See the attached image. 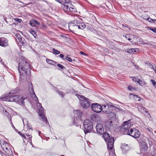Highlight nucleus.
<instances>
[{"label": "nucleus", "mask_w": 156, "mask_h": 156, "mask_svg": "<svg viewBox=\"0 0 156 156\" xmlns=\"http://www.w3.org/2000/svg\"><path fill=\"white\" fill-rule=\"evenodd\" d=\"M18 70L22 81L24 82L30 78L31 75L30 65L22 58L19 59Z\"/></svg>", "instance_id": "1"}, {"label": "nucleus", "mask_w": 156, "mask_h": 156, "mask_svg": "<svg viewBox=\"0 0 156 156\" xmlns=\"http://www.w3.org/2000/svg\"><path fill=\"white\" fill-rule=\"evenodd\" d=\"M73 113L75 119L73 120V125L78 126L81 121V120L82 113L81 111L79 110H73Z\"/></svg>", "instance_id": "2"}, {"label": "nucleus", "mask_w": 156, "mask_h": 156, "mask_svg": "<svg viewBox=\"0 0 156 156\" xmlns=\"http://www.w3.org/2000/svg\"><path fill=\"white\" fill-rule=\"evenodd\" d=\"M62 7L64 11L68 13L69 12H75L76 11L75 7L69 2L65 3L62 5Z\"/></svg>", "instance_id": "3"}, {"label": "nucleus", "mask_w": 156, "mask_h": 156, "mask_svg": "<svg viewBox=\"0 0 156 156\" xmlns=\"http://www.w3.org/2000/svg\"><path fill=\"white\" fill-rule=\"evenodd\" d=\"M69 26L70 30H71L70 28L76 29L77 27L79 29H83L86 27V25L84 23H80L79 21L75 20L69 23Z\"/></svg>", "instance_id": "4"}, {"label": "nucleus", "mask_w": 156, "mask_h": 156, "mask_svg": "<svg viewBox=\"0 0 156 156\" xmlns=\"http://www.w3.org/2000/svg\"><path fill=\"white\" fill-rule=\"evenodd\" d=\"M77 96L80 101V105L83 108H87L90 106V103L88 98L82 95H78Z\"/></svg>", "instance_id": "5"}, {"label": "nucleus", "mask_w": 156, "mask_h": 156, "mask_svg": "<svg viewBox=\"0 0 156 156\" xmlns=\"http://www.w3.org/2000/svg\"><path fill=\"white\" fill-rule=\"evenodd\" d=\"M84 127V131L85 134L90 133L93 128V125L92 122L88 119L85 120L83 123Z\"/></svg>", "instance_id": "6"}, {"label": "nucleus", "mask_w": 156, "mask_h": 156, "mask_svg": "<svg viewBox=\"0 0 156 156\" xmlns=\"http://www.w3.org/2000/svg\"><path fill=\"white\" fill-rule=\"evenodd\" d=\"M112 107L116 108L114 105L112 103H109L106 104V105H104L102 107V110L104 113L108 114L112 110Z\"/></svg>", "instance_id": "7"}, {"label": "nucleus", "mask_w": 156, "mask_h": 156, "mask_svg": "<svg viewBox=\"0 0 156 156\" xmlns=\"http://www.w3.org/2000/svg\"><path fill=\"white\" fill-rule=\"evenodd\" d=\"M14 102L19 104L21 103L22 105H24V101L27 99L26 96L15 95L14 96Z\"/></svg>", "instance_id": "8"}, {"label": "nucleus", "mask_w": 156, "mask_h": 156, "mask_svg": "<svg viewBox=\"0 0 156 156\" xmlns=\"http://www.w3.org/2000/svg\"><path fill=\"white\" fill-rule=\"evenodd\" d=\"M29 91L30 92L31 97L34 98L35 100L37 101H38V99L36 96L35 93L34 92L33 86L31 82L29 83Z\"/></svg>", "instance_id": "9"}, {"label": "nucleus", "mask_w": 156, "mask_h": 156, "mask_svg": "<svg viewBox=\"0 0 156 156\" xmlns=\"http://www.w3.org/2000/svg\"><path fill=\"white\" fill-rule=\"evenodd\" d=\"M92 109L94 112L99 113L102 110V107L97 103L92 104L91 105Z\"/></svg>", "instance_id": "10"}, {"label": "nucleus", "mask_w": 156, "mask_h": 156, "mask_svg": "<svg viewBox=\"0 0 156 156\" xmlns=\"http://www.w3.org/2000/svg\"><path fill=\"white\" fill-rule=\"evenodd\" d=\"M107 149L108 151L112 150L113 149L114 139L113 137H111L108 140Z\"/></svg>", "instance_id": "11"}, {"label": "nucleus", "mask_w": 156, "mask_h": 156, "mask_svg": "<svg viewBox=\"0 0 156 156\" xmlns=\"http://www.w3.org/2000/svg\"><path fill=\"white\" fill-rule=\"evenodd\" d=\"M96 131L99 134L101 135L104 133V128L101 123H98L96 126Z\"/></svg>", "instance_id": "12"}, {"label": "nucleus", "mask_w": 156, "mask_h": 156, "mask_svg": "<svg viewBox=\"0 0 156 156\" xmlns=\"http://www.w3.org/2000/svg\"><path fill=\"white\" fill-rule=\"evenodd\" d=\"M130 120H129L128 121H125L124 122L123 125L121 127V129L122 131L127 130L131 126V124L130 123Z\"/></svg>", "instance_id": "13"}, {"label": "nucleus", "mask_w": 156, "mask_h": 156, "mask_svg": "<svg viewBox=\"0 0 156 156\" xmlns=\"http://www.w3.org/2000/svg\"><path fill=\"white\" fill-rule=\"evenodd\" d=\"M38 114L40 116V119L42 122L47 124L48 122L46 116L44 115V111L38 112Z\"/></svg>", "instance_id": "14"}, {"label": "nucleus", "mask_w": 156, "mask_h": 156, "mask_svg": "<svg viewBox=\"0 0 156 156\" xmlns=\"http://www.w3.org/2000/svg\"><path fill=\"white\" fill-rule=\"evenodd\" d=\"M0 45L3 47L8 46V40L5 37L0 38Z\"/></svg>", "instance_id": "15"}, {"label": "nucleus", "mask_w": 156, "mask_h": 156, "mask_svg": "<svg viewBox=\"0 0 156 156\" xmlns=\"http://www.w3.org/2000/svg\"><path fill=\"white\" fill-rule=\"evenodd\" d=\"M14 96H11L9 95H8L4 97L2 96L1 98L4 101L14 102Z\"/></svg>", "instance_id": "16"}, {"label": "nucleus", "mask_w": 156, "mask_h": 156, "mask_svg": "<svg viewBox=\"0 0 156 156\" xmlns=\"http://www.w3.org/2000/svg\"><path fill=\"white\" fill-rule=\"evenodd\" d=\"M138 130L137 129L134 128H131L130 129H128V130H127L126 133L128 135L133 137L134 133H135H135H136L137 134L136 135H138L137 132H138Z\"/></svg>", "instance_id": "17"}, {"label": "nucleus", "mask_w": 156, "mask_h": 156, "mask_svg": "<svg viewBox=\"0 0 156 156\" xmlns=\"http://www.w3.org/2000/svg\"><path fill=\"white\" fill-rule=\"evenodd\" d=\"M121 148L122 151V152L123 154L127 153L129 149V148L128 145L125 144H122L121 146Z\"/></svg>", "instance_id": "18"}, {"label": "nucleus", "mask_w": 156, "mask_h": 156, "mask_svg": "<svg viewBox=\"0 0 156 156\" xmlns=\"http://www.w3.org/2000/svg\"><path fill=\"white\" fill-rule=\"evenodd\" d=\"M105 126L106 128L109 129H112L113 124L112 120H109L106 121L105 122Z\"/></svg>", "instance_id": "19"}, {"label": "nucleus", "mask_w": 156, "mask_h": 156, "mask_svg": "<svg viewBox=\"0 0 156 156\" xmlns=\"http://www.w3.org/2000/svg\"><path fill=\"white\" fill-rule=\"evenodd\" d=\"M23 123L24 124V128L27 129H32L31 126L29 125L28 123V121L26 119H23Z\"/></svg>", "instance_id": "20"}, {"label": "nucleus", "mask_w": 156, "mask_h": 156, "mask_svg": "<svg viewBox=\"0 0 156 156\" xmlns=\"http://www.w3.org/2000/svg\"><path fill=\"white\" fill-rule=\"evenodd\" d=\"M1 145L2 149L3 151L5 149H8V148L9 147L7 143L4 141H2L1 143Z\"/></svg>", "instance_id": "21"}, {"label": "nucleus", "mask_w": 156, "mask_h": 156, "mask_svg": "<svg viewBox=\"0 0 156 156\" xmlns=\"http://www.w3.org/2000/svg\"><path fill=\"white\" fill-rule=\"evenodd\" d=\"M126 51L127 52L131 54H133L135 52L139 51V50L137 48H129L126 50Z\"/></svg>", "instance_id": "22"}, {"label": "nucleus", "mask_w": 156, "mask_h": 156, "mask_svg": "<svg viewBox=\"0 0 156 156\" xmlns=\"http://www.w3.org/2000/svg\"><path fill=\"white\" fill-rule=\"evenodd\" d=\"M5 153L8 156H12L13 153L12 150L10 149V147L8 148V149H6L4 150Z\"/></svg>", "instance_id": "23"}, {"label": "nucleus", "mask_w": 156, "mask_h": 156, "mask_svg": "<svg viewBox=\"0 0 156 156\" xmlns=\"http://www.w3.org/2000/svg\"><path fill=\"white\" fill-rule=\"evenodd\" d=\"M138 108L139 110L141 112H145L146 113H147L148 111L146 110L145 108L141 106L140 104H138Z\"/></svg>", "instance_id": "24"}, {"label": "nucleus", "mask_w": 156, "mask_h": 156, "mask_svg": "<svg viewBox=\"0 0 156 156\" xmlns=\"http://www.w3.org/2000/svg\"><path fill=\"white\" fill-rule=\"evenodd\" d=\"M103 134V137L106 142L111 137H110L109 134L106 132H105Z\"/></svg>", "instance_id": "25"}, {"label": "nucleus", "mask_w": 156, "mask_h": 156, "mask_svg": "<svg viewBox=\"0 0 156 156\" xmlns=\"http://www.w3.org/2000/svg\"><path fill=\"white\" fill-rule=\"evenodd\" d=\"M19 35L18 39L20 42L23 44H25L26 43V41L24 38L22 37L20 34Z\"/></svg>", "instance_id": "26"}, {"label": "nucleus", "mask_w": 156, "mask_h": 156, "mask_svg": "<svg viewBox=\"0 0 156 156\" xmlns=\"http://www.w3.org/2000/svg\"><path fill=\"white\" fill-rule=\"evenodd\" d=\"M108 114H109V117L111 119H116V115L115 113L110 112Z\"/></svg>", "instance_id": "27"}, {"label": "nucleus", "mask_w": 156, "mask_h": 156, "mask_svg": "<svg viewBox=\"0 0 156 156\" xmlns=\"http://www.w3.org/2000/svg\"><path fill=\"white\" fill-rule=\"evenodd\" d=\"M134 96L133 98L134 99L137 101H140L141 100L142 101H144V100L142 98L139 96L138 95H135L132 94Z\"/></svg>", "instance_id": "28"}, {"label": "nucleus", "mask_w": 156, "mask_h": 156, "mask_svg": "<svg viewBox=\"0 0 156 156\" xmlns=\"http://www.w3.org/2000/svg\"><path fill=\"white\" fill-rule=\"evenodd\" d=\"M20 91V90L19 88H16L15 89L12 90L9 93V94H16L19 92Z\"/></svg>", "instance_id": "29"}, {"label": "nucleus", "mask_w": 156, "mask_h": 156, "mask_svg": "<svg viewBox=\"0 0 156 156\" xmlns=\"http://www.w3.org/2000/svg\"><path fill=\"white\" fill-rule=\"evenodd\" d=\"M37 109L38 110V112L44 111L43 108L42 107L40 103H38L37 104Z\"/></svg>", "instance_id": "30"}, {"label": "nucleus", "mask_w": 156, "mask_h": 156, "mask_svg": "<svg viewBox=\"0 0 156 156\" xmlns=\"http://www.w3.org/2000/svg\"><path fill=\"white\" fill-rule=\"evenodd\" d=\"M58 2L61 3L62 5L65 3L69 2H70V0H55Z\"/></svg>", "instance_id": "31"}, {"label": "nucleus", "mask_w": 156, "mask_h": 156, "mask_svg": "<svg viewBox=\"0 0 156 156\" xmlns=\"http://www.w3.org/2000/svg\"><path fill=\"white\" fill-rule=\"evenodd\" d=\"M29 32L32 34L35 38H37V35L36 32L34 30H32V29H30L29 30Z\"/></svg>", "instance_id": "32"}, {"label": "nucleus", "mask_w": 156, "mask_h": 156, "mask_svg": "<svg viewBox=\"0 0 156 156\" xmlns=\"http://www.w3.org/2000/svg\"><path fill=\"white\" fill-rule=\"evenodd\" d=\"M46 61L47 62L48 64H51L53 65H54V64H56L57 63V62H54L49 59H46Z\"/></svg>", "instance_id": "33"}, {"label": "nucleus", "mask_w": 156, "mask_h": 156, "mask_svg": "<svg viewBox=\"0 0 156 156\" xmlns=\"http://www.w3.org/2000/svg\"><path fill=\"white\" fill-rule=\"evenodd\" d=\"M137 134H138L137 135H136V134H137L135 132V133H134L133 136V137H134L136 139V138H138L140 137V132L139 131V130L138 131V132H137Z\"/></svg>", "instance_id": "34"}, {"label": "nucleus", "mask_w": 156, "mask_h": 156, "mask_svg": "<svg viewBox=\"0 0 156 156\" xmlns=\"http://www.w3.org/2000/svg\"><path fill=\"white\" fill-rule=\"evenodd\" d=\"M53 53L54 54L58 55L60 53V52L58 50L53 48L52 49Z\"/></svg>", "instance_id": "35"}, {"label": "nucleus", "mask_w": 156, "mask_h": 156, "mask_svg": "<svg viewBox=\"0 0 156 156\" xmlns=\"http://www.w3.org/2000/svg\"><path fill=\"white\" fill-rule=\"evenodd\" d=\"M148 29L152 31L153 32H154V33H156V28L155 27H149L148 28Z\"/></svg>", "instance_id": "36"}, {"label": "nucleus", "mask_w": 156, "mask_h": 156, "mask_svg": "<svg viewBox=\"0 0 156 156\" xmlns=\"http://www.w3.org/2000/svg\"><path fill=\"white\" fill-rule=\"evenodd\" d=\"M137 83L139 84L141 86H143L144 85L146 84L144 82H142V81H140V80H137Z\"/></svg>", "instance_id": "37"}, {"label": "nucleus", "mask_w": 156, "mask_h": 156, "mask_svg": "<svg viewBox=\"0 0 156 156\" xmlns=\"http://www.w3.org/2000/svg\"><path fill=\"white\" fill-rule=\"evenodd\" d=\"M29 24L32 27H34L35 26L34 22L33 20H30L29 22Z\"/></svg>", "instance_id": "38"}, {"label": "nucleus", "mask_w": 156, "mask_h": 156, "mask_svg": "<svg viewBox=\"0 0 156 156\" xmlns=\"http://www.w3.org/2000/svg\"><path fill=\"white\" fill-rule=\"evenodd\" d=\"M57 92H58V94L62 97H63L65 95L64 93L62 91H58Z\"/></svg>", "instance_id": "39"}, {"label": "nucleus", "mask_w": 156, "mask_h": 156, "mask_svg": "<svg viewBox=\"0 0 156 156\" xmlns=\"http://www.w3.org/2000/svg\"><path fill=\"white\" fill-rule=\"evenodd\" d=\"M9 116H8V119L10 120V124L12 126L13 128V129H15V127H14V125L13 124V123H12V121L11 118L10 117H9Z\"/></svg>", "instance_id": "40"}, {"label": "nucleus", "mask_w": 156, "mask_h": 156, "mask_svg": "<svg viewBox=\"0 0 156 156\" xmlns=\"http://www.w3.org/2000/svg\"><path fill=\"white\" fill-rule=\"evenodd\" d=\"M150 66L151 67V68L154 70L155 69V68H154V66L155 67V65L154 64H151L150 63H149Z\"/></svg>", "instance_id": "41"}, {"label": "nucleus", "mask_w": 156, "mask_h": 156, "mask_svg": "<svg viewBox=\"0 0 156 156\" xmlns=\"http://www.w3.org/2000/svg\"><path fill=\"white\" fill-rule=\"evenodd\" d=\"M57 66L62 69H63L65 68V67L64 66L59 64H57Z\"/></svg>", "instance_id": "42"}, {"label": "nucleus", "mask_w": 156, "mask_h": 156, "mask_svg": "<svg viewBox=\"0 0 156 156\" xmlns=\"http://www.w3.org/2000/svg\"><path fill=\"white\" fill-rule=\"evenodd\" d=\"M65 59L66 60H67L69 61L70 62H72L73 61L70 58L68 57H65Z\"/></svg>", "instance_id": "43"}, {"label": "nucleus", "mask_w": 156, "mask_h": 156, "mask_svg": "<svg viewBox=\"0 0 156 156\" xmlns=\"http://www.w3.org/2000/svg\"><path fill=\"white\" fill-rule=\"evenodd\" d=\"M26 135L27 136H28V139L30 140V143H31V142H32L31 138L32 137V136H31V135H27V134H26Z\"/></svg>", "instance_id": "44"}, {"label": "nucleus", "mask_w": 156, "mask_h": 156, "mask_svg": "<svg viewBox=\"0 0 156 156\" xmlns=\"http://www.w3.org/2000/svg\"><path fill=\"white\" fill-rule=\"evenodd\" d=\"M35 24V26L36 25H40V23L39 22H38V21H37V20H33Z\"/></svg>", "instance_id": "45"}, {"label": "nucleus", "mask_w": 156, "mask_h": 156, "mask_svg": "<svg viewBox=\"0 0 156 156\" xmlns=\"http://www.w3.org/2000/svg\"><path fill=\"white\" fill-rule=\"evenodd\" d=\"M17 22H21L22 21V20L21 19H19L18 18H16L14 19Z\"/></svg>", "instance_id": "46"}, {"label": "nucleus", "mask_w": 156, "mask_h": 156, "mask_svg": "<svg viewBox=\"0 0 156 156\" xmlns=\"http://www.w3.org/2000/svg\"><path fill=\"white\" fill-rule=\"evenodd\" d=\"M151 81L152 84L154 85V86H156V82L154 80H151Z\"/></svg>", "instance_id": "47"}, {"label": "nucleus", "mask_w": 156, "mask_h": 156, "mask_svg": "<svg viewBox=\"0 0 156 156\" xmlns=\"http://www.w3.org/2000/svg\"><path fill=\"white\" fill-rule=\"evenodd\" d=\"M128 89L129 90H131L132 89L135 90L134 88H133L131 86H129L128 87Z\"/></svg>", "instance_id": "48"}, {"label": "nucleus", "mask_w": 156, "mask_h": 156, "mask_svg": "<svg viewBox=\"0 0 156 156\" xmlns=\"http://www.w3.org/2000/svg\"><path fill=\"white\" fill-rule=\"evenodd\" d=\"M60 57L62 58L64 60H65V58H64V55L63 54H61L59 55Z\"/></svg>", "instance_id": "49"}, {"label": "nucleus", "mask_w": 156, "mask_h": 156, "mask_svg": "<svg viewBox=\"0 0 156 156\" xmlns=\"http://www.w3.org/2000/svg\"><path fill=\"white\" fill-rule=\"evenodd\" d=\"M19 133L21 136H22L24 139H26V137L24 135L22 134L20 132H19Z\"/></svg>", "instance_id": "50"}, {"label": "nucleus", "mask_w": 156, "mask_h": 156, "mask_svg": "<svg viewBox=\"0 0 156 156\" xmlns=\"http://www.w3.org/2000/svg\"><path fill=\"white\" fill-rule=\"evenodd\" d=\"M125 37L128 40L130 41L131 40V39L129 38V35L128 34H126L125 35Z\"/></svg>", "instance_id": "51"}, {"label": "nucleus", "mask_w": 156, "mask_h": 156, "mask_svg": "<svg viewBox=\"0 0 156 156\" xmlns=\"http://www.w3.org/2000/svg\"><path fill=\"white\" fill-rule=\"evenodd\" d=\"M109 156H116L114 153L113 152H112L111 153L110 152L109 153Z\"/></svg>", "instance_id": "52"}, {"label": "nucleus", "mask_w": 156, "mask_h": 156, "mask_svg": "<svg viewBox=\"0 0 156 156\" xmlns=\"http://www.w3.org/2000/svg\"><path fill=\"white\" fill-rule=\"evenodd\" d=\"M147 142L149 144L150 146H151V145H152V141H150L149 140L147 139Z\"/></svg>", "instance_id": "53"}, {"label": "nucleus", "mask_w": 156, "mask_h": 156, "mask_svg": "<svg viewBox=\"0 0 156 156\" xmlns=\"http://www.w3.org/2000/svg\"><path fill=\"white\" fill-rule=\"evenodd\" d=\"M147 20H148L149 22H153L152 19L150 18L149 17L147 18Z\"/></svg>", "instance_id": "54"}, {"label": "nucleus", "mask_w": 156, "mask_h": 156, "mask_svg": "<svg viewBox=\"0 0 156 156\" xmlns=\"http://www.w3.org/2000/svg\"><path fill=\"white\" fill-rule=\"evenodd\" d=\"M4 114L6 115V116L8 118V116H9V117H11V115H10L8 113V112H7V113H4Z\"/></svg>", "instance_id": "55"}, {"label": "nucleus", "mask_w": 156, "mask_h": 156, "mask_svg": "<svg viewBox=\"0 0 156 156\" xmlns=\"http://www.w3.org/2000/svg\"><path fill=\"white\" fill-rule=\"evenodd\" d=\"M20 2L21 3H22L24 5H23V7H24V6H25V5H29V3H28V4H27H27H24L23 2H21V1Z\"/></svg>", "instance_id": "56"}, {"label": "nucleus", "mask_w": 156, "mask_h": 156, "mask_svg": "<svg viewBox=\"0 0 156 156\" xmlns=\"http://www.w3.org/2000/svg\"><path fill=\"white\" fill-rule=\"evenodd\" d=\"M0 154L2 156H3V154H4V153H3L1 150H0Z\"/></svg>", "instance_id": "57"}, {"label": "nucleus", "mask_w": 156, "mask_h": 156, "mask_svg": "<svg viewBox=\"0 0 156 156\" xmlns=\"http://www.w3.org/2000/svg\"><path fill=\"white\" fill-rule=\"evenodd\" d=\"M80 53L82 55H85V53L83 51H80Z\"/></svg>", "instance_id": "58"}, {"label": "nucleus", "mask_w": 156, "mask_h": 156, "mask_svg": "<svg viewBox=\"0 0 156 156\" xmlns=\"http://www.w3.org/2000/svg\"><path fill=\"white\" fill-rule=\"evenodd\" d=\"M133 81H134V82H135V81H136V82H137V80H136V78H133Z\"/></svg>", "instance_id": "59"}, {"label": "nucleus", "mask_w": 156, "mask_h": 156, "mask_svg": "<svg viewBox=\"0 0 156 156\" xmlns=\"http://www.w3.org/2000/svg\"><path fill=\"white\" fill-rule=\"evenodd\" d=\"M152 20H153V23H154L155 22V21H156V20H155V19H152Z\"/></svg>", "instance_id": "60"}, {"label": "nucleus", "mask_w": 156, "mask_h": 156, "mask_svg": "<svg viewBox=\"0 0 156 156\" xmlns=\"http://www.w3.org/2000/svg\"><path fill=\"white\" fill-rule=\"evenodd\" d=\"M38 134L39 135V134L41 133V131H38Z\"/></svg>", "instance_id": "61"}, {"label": "nucleus", "mask_w": 156, "mask_h": 156, "mask_svg": "<svg viewBox=\"0 0 156 156\" xmlns=\"http://www.w3.org/2000/svg\"><path fill=\"white\" fill-rule=\"evenodd\" d=\"M143 17H144L143 18V19L147 20V18H146L145 17L144 18V16H143Z\"/></svg>", "instance_id": "62"}, {"label": "nucleus", "mask_w": 156, "mask_h": 156, "mask_svg": "<svg viewBox=\"0 0 156 156\" xmlns=\"http://www.w3.org/2000/svg\"><path fill=\"white\" fill-rule=\"evenodd\" d=\"M155 71V73H156V68H155V69L154 70Z\"/></svg>", "instance_id": "63"}, {"label": "nucleus", "mask_w": 156, "mask_h": 156, "mask_svg": "<svg viewBox=\"0 0 156 156\" xmlns=\"http://www.w3.org/2000/svg\"><path fill=\"white\" fill-rule=\"evenodd\" d=\"M5 113H7L8 112L6 110H5Z\"/></svg>", "instance_id": "64"}]
</instances>
